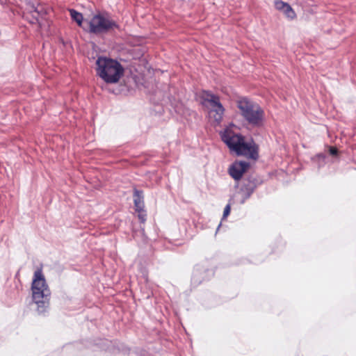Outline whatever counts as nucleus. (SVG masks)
<instances>
[{
    "mask_svg": "<svg viewBox=\"0 0 356 356\" xmlns=\"http://www.w3.org/2000/svg\"><path fill=\"white\" fill-rule=\"evenodd\" d=\"M329 152L331 155L334 156V155H337V149L335 147H330Z\"/></svg>",
    "mask_w": 356,
    "mask_h": 356,
    "instance_id": "nucleus-18",
    "label": "nucleus"
},
{
    "mask_svg": "<svg viewBox=\"0 0 356 356\" xmlns=\"http://www.w3.org/2000/svg\"><path fill=\"white\" fill-rule=\"evenodd\" d=\"M69 11L71 18L75 21L79 26H81L83 20V15L74 9H70Z\"/></svg>",
    "mask_w": 356,
    "mask_h": 356,
    "instance_id": "nucleus-13",
    "label": "nucleus"
},
{
    "mask_svg": "<svg viewBox=\"0 0 356 356\" xmlns=\"http://www.w3.org/2000/svg\"><path fill=\"white\" fill-rule=\"evenodd\" d=\"M220 226H221V223H220V224L218 225V227H217V231H216V232H218V231L219 230V229H220Z\"/></svg>",
    "mask_w": 356,
    "mask_h": 356,
    "instance_id": "nucleus-19",
    "label": "nucleus"
},
{
    "mask_svg": "<svg viewBox=\"0 0 356 356\" xmlns=\"http://www.w3.org/2000/svg\"><path fill=\"white\" fill-rule=\"evenodd\" d=\"M238 156H244L248 159L257 160L259 158L258 147L252 142H245L244 138L234 152Z\"/></svg>",
    "mask_w": 356,
    "mask_h": 356,
    "instance_id": "nucleus-5",
    "label": "nucleus"
},
{
    "mask_svg": "<svg viewBox=\"0 0 356 356\" xmlns=\"http://www.w3.org/2000/svg\"><path fill=\"white\" fill-rule=\"evenodd\" d=\"M282 12L286 15L287 17L290 19H293L296 16L295 12L289 3L286 4V6L284 7V9H283Z\"/></svg>",
    "mask_w": 356,
    "mask_h": 356,
    "instance_id": "nucleus-15",
    "label": "nucleus"
},
{
    "mask_svg": "<svg viewBox=\"0 0 356 356\" xmlns=\"http://www.w3.org/2000/svg\"><path fill=\"white\" fill-rule=\"evenodd\" d=\"M230 212V206L228 204L225 207L223 211V218H226Z\"/></svg>",
    "mask_w": 356,
    "mask_h": 356,
    "instance_id": "nucleus-17",
    "label": "nucleus"
},
{
    "mask_svg": "<svg viewBox=\"0 0 356 356\" xmlns=\"http://www.w3.org/2000/svg\"><path fill=\"white\" fill-rule=\"evenodd\" d=\"M222 140L227 145L232 152H235L236 147L244 138L241 135L235 134L229 129H225L220 132Z\"/></svg>",
    "mask_w": 356,
    "mask_h": 356,
    "instance_id": "nucleus-6",
    "label": "nucleus"
},
{
    "mask_svg": "<svg viewBox=\"0 0 356 356\" xmlns=\"http://www.w3.org/2000/svg\"><path fill=\"white\" fill-rule=\"evenodd\" d=\"M41 13L42 10H39L33 3H29L24 12V17L31 24H35L38 22V17Z\"/></svg>",
    "mask_w": 356,
    "mask_h": 356,
    "instance_id": "nucleus-10",
    "label": "nucleus"
},
{
    "mask_svg": "<svg viewBox=\"0 0 356 356\" xmlns=\"http://www.w3.org/2000/svg\"><path fill=\"white\" fill-rule=\"evenodd\" d=\"M287 3H285L282 1H276L275 2V6L276 9L282 11L284 9V7L286 6Z\"/></svg>",
    "mask_w": 356,
    "mask_h": 356,
    "instance_id": "nucleus-16",
    "label": "nucleus"
},
{
    "mask_svg": "<svg viewBox=\"0 0 356 356\" xmlns=\"http://www.w3.org/2000/svg\"><path fill=\"white\" fill-rule=\"evenodd\" d=\"M88 24V32L95 35L106 34L119 29V25L107 13L98 12L92 16Z\"/></svg>",
    "mask_w": 356,
    "mask_h": 356,
    "instance_id": "nucleus-4",
    "label": "nucleus"
},
{
    "mask_svg": "<svg viewBox=\"0 0 356 356\" xmlns=\"http://www.w3.org/2000/svg\"><path fill=\"white\" fill-rule=\"evenodd\" d=\"M136 212L138 213V218L141 223H145L147 219V213L145 208L136 209Z\"/></svg>",
    "mask_w": 356,
    "mask_h": 356,
    "instance_id": "nucleus-14",
    "label": "nucleus"
},
{
    "mask_svg": "<svg viewBox=\"0 0 356 356\" xmlns=\"http://www.w3.org/2000/svg\"><path fill=\"white\" fill-rule=\"evenodd\" d=\"M256 188V179L249 177L243 180V184L241 188V192L243 193V202L251 196Z\"/></svg>",
    "mask_w": 356,
    "mask_h": 356,
    "instance_id": "nucleus-8",
    "label": "nucleus"
},
{
    "mask_svg": "<svg viewBox=\"0 0 356 356\" xmlns=\"http://www.w3.org/2000/svg\"><path fill=\"white\" fill-rule=\"evenodd\" d=\"M225 108L223 106L222 108L216 107L211 108L209 111L210 118L213 120L217 124H219L222 120Z\"/></svg>",
    "mask_w": 356,
    "mask_h": 356,
    "instance_id": "nucleus-11",
    "label": "nucleus"
},
{
    "mask_svg": "<svg viewBox=\"0 0 356 356\" xmlns=\"http://www.w3.org/2000/svg\"><path fill=\"white\" fill-rule=\"evenodd\" d=\"M237 107L241 115L250 124L257 127L262 126L264 111L259 104L247 98H242L237 102Z\"/></svg>",
    "mask_w": 356,
    "mask_h": 356,
    "instance_id": "nucleus-3",
    "label": "nucleus"
},
{
    "mask_svg": "<svg viewBox=\"0 0 356 356\" xmlns=\"http://www.w3.org/2000/svg\"><path fill=\"white\" fill-rule=\"evenodd\" d=\"M97 74L106 83H116L124 74V68L117 60L98 57L96 60Z\"/></svg>",
    "mask_w": 356,
    "mask_h": 356,
    "instance_id": "nucleus-2",
    "label": "nucleus"
},
{
    "mask_svg": "<svg viewBox=\"0 0 356 356\" xmlns=\"http://www.w3.org/2000/svg\"><path fill=\"white\" fill-rule=\"evenodd\" d=\"M250 163L246 161H235L229 168V175L236 181H239L249 169Z\"/></svg>",
    "mask_w": 356,
    "mask_h": 356,
    "instance_id": "nucleus-7",
    "label": "nucleus"
},
{
    "mask_svg": "<svg viewBox=\"0 0 356 356\" xmlns=\"http://www.w3.org/2000/svg\"><path fill=\"white\" fill-rule=\"evenodd\" d=\"M32 298L39 314H44L49 306L51 292L41 269L35 271L31 284Z\"/></svg>",
    "mask_w": 356,
    "mask_h": 356,
    "instance_id": "nucleus-1",
    "label": "nucleus"
},
{
    "mask_svg": "<svg viewBox=\"0 0 356 356\" xmlns=\"http://www.w3.org/2000/svg\"><path fill=\"white\" fill-rule=\"evenodd\" d=\"M200 98L202 99V104L204 105L206 103H209L211 108L216 107L222 108L223 106L220 103V97L209 91L204 90L200 96Z\"/></svg>",
    "mask_w": 356,
    "mask_h": 356,
    "instance_id": "nucleus-9",
    "label": "nucleus"
},
{
    "mask_svg": "<svg viewBox=\"0 0 356 356\" xmlns=\"http://www.w3.org/2000/svg\"><path fill=\"white\" fill-rule=\"evenodd\" d=\"M144 197L142 191H139L136 188L134 190V203L135 209L145 208L144 205Z\"/></svg>",
    "mask_w": 356,
    "mask_h": 356,
    "instance_id": "nucleus-12",
    "label": "nucleus"
}]
</instances>
